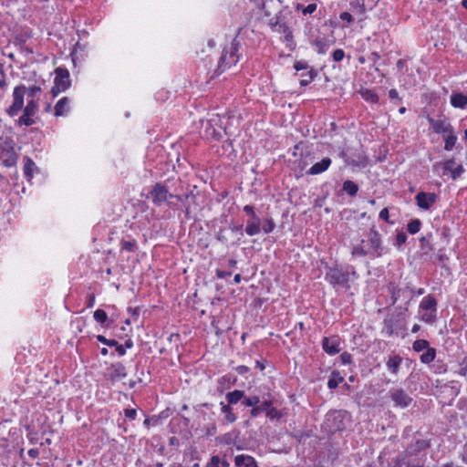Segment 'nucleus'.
Masks as SVG:
<instances>
[{
    "mask_svg": "<svg viewBox=\"0 0 467 467\" xmlns=\"http://www.w3.org/2000/svg\"><path fill=\"white\" fill-rule=\"evenodd\" d=\"M401 363L402 358L400 357L399 355L389 356L386 362V367L390 373L397 375L400 370Z\"/></svg>",
    "mask_w": 467,
    "mask_h": 467,
    "instance_id": "29",
    "label": "nucleus"
},
{
    "mask_svg": "<svg viewBox=\"0 0 467 467\" xmlns=\"http://www.w3.org/2000/svg\"><path fill=\"white\" fill-rule=\"evenodd\" d=\"M407 234L403 231H398L393 242V245L398 249H400V247L407 242Z\"/></svg>",
    "mask_w": 467,
    "mask_h": 467,
    "instance_id": "46",
    "label": "nucleus"
},
{
    "mask_svg": "<svg viewBox=\"0 0 467 467\" xmlns=\"http://www.w3.org/2000/svg\"><path fill=\"white\" fill-rule=\"evenodd\" d=\"M221 458L219 455H213L209 462L206 463L205 467H221Z\"/></svg>",
    "mask_w": 467,
    "mask_h": 467,
    "instance_id": "57",
    "label": "nucleus"
},
{
    "mask_svg": "<svg viewBox=\"0 0 467 467\" xmlns=\"http://www.w3.org/2000/svg\"><path fill=\"white\" fill-rule=\"evenodd\" d=\"M360 95L364 100L369 103H379V98L372 89L365 88L361 89Z\"/></svg>",
    "mask_w": 467,
    "mask_h": 467,
    "instance_id": "36",
    "label": "nucleus"
},
{
    "mask_svg": "<svg viewBox=\"0 0 467 467\" xmlns=\"http://www.w3.org/2000/svg\"><path fill=\"white\" fill-rule=\"evenodd\" d=\"M325 280L334 288H350V283L358 279L359 275L352 265H339L335 262L333 265L326 264Z\"/></svg>",
    "mask_w": 467,
    "mask_h": 467,
    "instance_id": "2",
    "label": "nucleus"
},
{
    "mask_svg": "<svg viewBox=\"0 0 467 467\" xmlns=\"http://www.w3.org/2000/svg\"><path fill=\"white\" fill-rule=\"evenodd\" d=\"M124 415L126 418H128L130 420H134L137 417V410L136 409H125L124 410Z\"/></svg>",
    "mask_w": 467,
    "mask_h": 467,
    "instance_id": "63",
    "label": "nucleus"
},
{
    "mask_svg": "<svg viewBox=\"0 0 467 467\" xmlns=\"http://www.w3.org/2000/svg\"><path fill=\"white\" fill-rule=\"evenodd\" d=\"M269 26L272 31L277 32L279 34H285L290 29L289 26L285 20V16L282 15H276L275 17L270 19L269 21Z\"/></svg>",
    "mask_w": 467,
    "mask_h": 467,
    "instance_id": "23",
    "label": "nucleus"
},
{
    "mask_svg": "<svg viewBox=\"0 0 467 467\" xmlns=\"http://www.w3.org/2000/svg\"><path fill=\"white\" fill-rule=\"evenodd\" d=\"M243 398L244 390L234 389L226 393L225 400L227 403H224L223 401L220 402L221 411L224 414V420L227 423H234L236 421L237 416L234 413V406L238 405L239 402L242 403Z\"/></svg>",
    "mask_w": 467,
    "mask_h": 467,
    "instance_id": "7",
    "label": "nucleus"
},
{
    "mask_svg": "<svg viewBox=\"0 0 467 467\" xmlns=\"http://www.w3.org/2000/svg\"><path fill=\"white\" fill-rule=\"evenodd\" d=\"M436 358V349L434 348L429 347L426 351L420 355V362L424 364H430Z\"/></svg>",
    "mask_w": 467,
    "mask_h": 467,
    "instance_id": "38",
    "label": "nucleus"
},
{
    "mask_svg": "<svg viewBox=\"0 0 467 467\" xmlns=\"http://www.w3.org/2000/svg\"><path fill=\"white\" fill-rule=\"evenodd\" d=\"M409 311L408 306H398L395 308V314L388 315L383 320L382 333L388 337L393 336L394 333L404 332L406 327V313Z\"/></svg>",
    "mask_w": 467,
    "mask_h": 467,
    "instance_id": "3",
    "label": "nucleus"
},
{
    "mask_svg": "<svg viewBox=\"0 0 467 467\" xmlns=\"http://www.w3.org/2000/svg\"><path fill=\"white\" fill-rule=\"evenodd\" d=\"M388 292L390 295L391 305H395L399 299L402 298L406 300L405 306L409 307L410 301L413 299L412 295H409V292H413V285L411 283H407L404 287H399L393 283L388 285Z\"/></svg>",
    "mask_w": 467,
    "mask_h": 467,
    "instance_id": "11",
    "label": "nucleus"
},
{
    "mask_svg": "<svg viewBox=\"0 0 467 467\" xmlns=\"http://www.w3.org/2000/svg\"><path fill=\"white\" fill-rule=\"evenodd\" d=\"M327 459L330 462H334L335 461H337L338 459L340 451L337 447H335L332 443H328L327 445Z\"/></svg>",
    "mask_w": 467,
    "mask_h": 467,
    "instance_id": "43",
    "label": "nucleus"
},
{
    "mask_svg": "<svg viewBox=\"0 0 467 467\" xmlns=\"http://www.w3.org/2000/svg\"><path fill=\"white\" fill-rule=\"evenodd\" d=\"M55 74L54 83L61 87L62 89L67 90L69 88L71 85L69 71L65 67H57Z\"/></svg>",
    "mask_w": 467,
    "mask_h": 467,
    "instance_id": "21",
    "label": "nucleus"
},
{
    "mask_svg": "<svg viewBox=\"0 0 467 467\" xmlns=\"http://www.w3.org/2000/svg\"><path fill=\"white\" fill-rule=\"evenodd\" d=\"M311 44L318 54H326L332 43L326 38H316Z\"/></svg>",
    "mask_w": 467,
    "mask_h": 467,
    "instance_id": "32",
    "label": "nucleus"
},
{
    "mask_svg": "<svg viewBox=\"0 0 467 467\" xmlns=\"http://www.w3.org/2000/svg\"><path fill=\"white\" fill-rule=\"evenodd\" d=\"M38 109L37 101L35 99H28L26 106L23 110V114L17 119V124L19 126H32L36 123L35 119L32 118Z\"/></svg>",
    "mask_w": 467,
    "mask_h": 467,
    "instance_id": "16",
    "label": "nucleus"
},
{
    "mask_svg": "<svg viewBox=\"0 0 467 467\" xmlns=\"http://www.w3.org/2000/svg\"><path fill=\"white\" fill-rule=\"evenodd\" d=\"M284 41L286 44V47H288V49L290 51H293L296 48V43L294 41V36H293L292 30H289L288 32H286L285 34Z\"/></svg>",
    "mask_w": 467,
    "mask_h": 467,
    "instance_id": "49",
    "label": "nucleus"
},
{
    "mask_svg": "<svg viewBox=\"0 0 467 467\" xmlns=\"http://www.w3.org/2000/svg\"><path fill=\"white\" fill-rule=\"evenodd\" d=\"M219 119H210L207 121L206 126L203 130V135L207 140H221L223 135L226 134V130L221 125H218Z\"/></svg>",
    "mask_w": 467,
    "mask_h": 467,
    "instance_id": "14",
    "label": "nucleus"
},
{
    "mask_svg": "<svg viewBox=\"0 0 467 467\" xmlns=\"http://www.w3.org/2000/svg\"><path fill=\"white\" fill-rule=\"evenodd\" d=\"M294 68H295L296 71L306 70V69H308V68H309V66H308L307 62L303 61V60H299V61H296V62L294 64Z\"/></svg>",
    "mask_w": 467,
    "mask_h": 467,
    "instance_id": "64",
    "label": "nucleus"
},
{
    "mask_svg": "<svg viewBox=\"0 0 467 467\" xmlns=\"http://www.w3.org/2000/svg\"><path fill=\"white\" fill-rule=\"evenodd\" d=\"M367 239H361L359 243L353 244L351 256L361 258L368 256L375 259L383 256L389 252L388 247L383 244L381 234L373 224L366 234Z\"/></svg>",
    "mask_w": 467,
    "mask_h": 467,
    "instance_id": "1",
    "label": "nucleus"
},
{
    "mask_svg": "<svg viewBox=\"0 0 467 467\" xmlns=\"http://www.w3.org/2000/svg\"><path fill=\"white\" fill-rule=\"evenodd\" d=\"M93 317L96 322L101 325H105L106 327H110V322H109L108 315L103 309H97L94 312Z\"/></svg>",
    "mask_w": 467,
    "mask_h": 467,
    "instance_id": "37",
    "label": "nucleus"
},
{
    "mask_svg": "<svg viewBox=\"0 0 467 467\" xmlns=\"http://www.w3.org/2000/svg\"><path fill=\"white\" fill-rule=\"evenodd\" d=\"M455 165V159L451 158L449 160H446L444 161H440L434 164L433 168L441 167L442 169V174L445 175L451 171L452 168H454Z\"/></svg>",
    "mask_w": 467,
    "mask_h": 467,
    "instance_id": "39",
    "label": "nucleus"
},
{
    "mask_svg": "<svg viewBox=\"0 0 467 467\" xmlns=\"http://www.w3.org/2000/svg\"><path fill=\"white\" fill-rule=\"evenodd\" d=\"M410 458V455L407 454V451H404L400 454H399L396 458L392 461V467H402L403 465H406L407 462L406 460Z\"/></svg>",
    "mask_w": 467,
    "mask_h": 467,
    "instance_id": "45",
    "label": "nucleus"
},
{
    "mask_svg": "<svg viewBox=\"0 0 467 467\" xmlns=\"http://www.w3.org/2000/svg\"><path fill=\"white\" fill-rule=\"evenodd\" d=\"M339 358L343 365H349L352 363V355L347 351L341 353Z\"/></svg>",
    "mask_w": 467,
    "mask_h": 467,
    "instance_id": "59",
    "label": "nucleus"
},
{
    "mask_svg": "<svg viewBox=\"0 0 467 467\" xmlns=\"http://www.w3.org/2000/svg\"><path fill=\"white\" fill-rule=\"evenodd\" d=\"M69 102L70 100L67 97L61 98L55 105L54 115L56 117H62L67 115L70 110Z\"/></svg>",
    "mask_w": 467,
    "mask_h": 467,
    "instance_id": "25",
    "label": "nucleus"
},
{
    "mask_svg": "<svg viewBox=\"0 0 467 467\" xmlns=\"http://www.w3.org/2000/svg\"><path fill=\"white\" fill-rule=\"evenodd\" d=\"M26 92V87L23 84L16 86L13 91V102L11 106L6 109V113L10 117H15L22 110L24 107V97Z\"/></svg>",
    "mask_w": 467,
    "mask_h": 467,
    "instance_id": "13",
    "label": "nucleus"
},
{
    "mask_svg": "<svg viewBox=\"0 0 467 467\" xmlns=\"http://www.w3.org/2000/svg\"><path fill=\"white\" fill-rule=\"evenodd\" d=\"M25 164H24V175L26 179L30 182L33 179L34 171H38V168L34 162V161L30 157H24Z\"/></svg>",
    "mask_w": 467,
    "mask_h": 467,
    "instance_id": "27",
    "label": "nucleus"
},
{
    "mask_svg": "<svg viewBox=\"0 0 467 467\" xmlns=\"http://www.w3.org/2000/svg\"><path fill=\"white\" fill-rule=\"evenodd\" d=\"M332 163L329 157L323 158L320 161L314 163L306 171L307 175H318L328 170Z\"/></svg>",
    "mask_w": 467,
    "mask_h": 467,
    "instance_id": "24",
    "label": "nucleus"
},
{
    "mask_svg": "<svg viewBox=\"0 0 467 467\" xmlns=\"http://www.w3.org/2000/svg\"><path fill=\"white\" fill-rule=\"evenodd\" d=\"M244 406V411L245 413L243 417L249 416L252 419L259 417L261 414L265 413L266 409L270 406V400L265 399L261 400L257 395H246L244 391V398L242 399V404Z\"/></svg>",
    "mask_w": 467,
    "mask_h": 467,
    "instance_id": "6",
    "label": "nucleus"
},
{
    "mask_svg": "<svg viewBox=\"0 0 467 467\" xmlns=\"http://www.w3.org/2000/svg\"><path fill=\"white\" fill-rule=\"evenodd\" d=\"M457 142V137L453 133H448V135L444 138V150L446 151L451 150Z\"/></svg>",
    "mask_w": 467,
    "mask_h": 467,
    "instance_id": "44",
    "label": "nucleus"
},
{
    "mask_svg": "<svg viewBox=\"0 0 467 467\" xmlns=\"http://www.w3.org/2000/svg\"><path fill=\"white\" fill-rule=\"evenodd\" d=\"M296 8L299 10H302L303 15H311L317 10V4L311 3L308 4L306 6H304L301 4H297Z\"/></svg>",
    "mask_w": 467,
    "mask_h": 467,
    "instance_id": "52",
    "label": "nucleus"
},
{
    "mask_svg": "<svg viewBox=\"0 0 467 467\" xmlns=\"http://www.w3.org/2000/svg\"><path fill=\"white\" fill-rule=\"evenodd\" d=\"M104 377L108 381L115 383L116 381L127 377L126 367L121 362H114L107 369Z\"/></svg>",
    "mask_w": 467,
    "mask_h": 467,
    "instance_id": "17",
    "label": "nucleus"
},
{
    "mask_svg": "<svg viewBox=\"0 0 467 467\" xmlns=\"http://www.w3.org/2000/svg\"><path fill=\"white\" fill-rule=\"evenodd\" d=\"M438 302L433 295H428L422 298L419 308L422 312L420 320L426 324L432 325L437 320Z\"/></svg>",
    "mask_w": 467,
    "mask_h": 467,
    "instance_id": "9",
    "label": "nucleus"
},
{
    "mask_svg": "<svg viewBox=\"0 0 467 467\" xmlns=\"http://www.w3.org/2000/svg\"><path fill=\"white\" fill-rule=\"evenodd\" d=\"M322 348L323 350L329 356H334L338 354L341 350L340 348V337L338 335H334L331 337H324L322 338Z\"/></svg>",
    "mask_w": 467,
    "mask_h": 467,
    "instance_id": "19",
    "label": "nucleus"
},
{
    "mask_svg": "<svg viewBox=\"0 0 467 467\" xmlns=\"http://www.w3.org/2000/svg\"><path fill=\"white\" fill-rule=\"evenodd\" d=\"M389 397L393 401L394 407L400 409H406L413 402V399L403 389L389 390Z\"/></svg>",
    "mask_w": 467,
    "mask_h": 467,
    "instance_id": "15",
    "label": "nucleus"
},
{
    "mask_svg": "<svg viewBox=\"0 0 467 467\" xmlns=\"http://www.w3.org/2000/svg\"><path fill=\"white\" fill-rule=\"evenodd\" d=\"M275 228V223L272 218H265V224L261 228V231H263L265 234H270L272 233Z\"/></svg>",
    "mask_w": 467,
    "mask_h": 467,
    "instance_id": "51",
    "label": "nucleus"
},
{
    "mask_svg": "<svg viewBox=\"0 0 467 467\" xmlns=\"http://www.w3.org/2000/svg\"><path fill=\"white\" fill-rule=\"evenodd\" d=\"M217 431V427L215 423H211L205 426V434L206 436H213Z\"/></svg>",
    "mask_w": 467,
    "mask_h": 467,
    "instance_id": "62",
    "label": "nucleus"
},
{
    "mask_svg": "<svg viewBox=\"0 0 467 467\" xmlns=\"http://www.w3.org/2000/svg\"><path fill=\"white\" fill-rule=\"evenodd\" d=\"M349 163L353 166L366 167L368 164V158L366 155L360 154L358 160H352Z\"/></svg>",
    "mask_w": 467,
    "mask_h": 467,
    "instance_id": "54",
    "label": "nucleus"
},
{
    "mask_svg": "<svg viewBox=\"0 0 467 467\" xmlns=\"http://www.w3.org/2000/svg\"><path fill=\"white\" fill-rule=\"evenodd\" d=\"M159 417L153 416L151 418H146L143 421V425L149 429L150 425H157L159 423Z\"/></svg>",
    "mask_w": 467,
    "mask_h": 467,
    "instance_id": "61",
    "label": "nucleus"
},
{
    "mask_svg": "<svg viewBox=\"0 0 467 467\" xmlns=\"http://www.w3.org/2000/svg\"><path fill=\"white\" fill-rule=\"evenodd\" d=\"M358 189V185L350 180H346L342 184V190L351 197L357 195Z\"/></svg>",
    "mask_w": 467,
    "mask_h": 467,
    "instance_id": "35",
    "label": "nucleus"
},
{
    "mask_svg": "<svg viewBox=\"0 0 467 467\" xmlns=\"http://www.w3.org/2000/svg\"><path fill=\"white\" fill-rule=\"evenodd\" d=\"M147 198L151 199V202L156 206H161L166 203L168 206H173L171 199H173V193L170 192V190L166 184L161 182L155 183L150 190Z\"/></svg>",
    "mask_w": 467,
    "mask_h": 467,
    "instance_id": "8",
    "label": "nucleus"
},
{
    "mask_svg": "<svg viewBox=\"0 0 467 467\" xmlns=\"http://www.w3.org/2000/svg\"><path fill=\"white\" fill-rule=\"evenodd\" d=\"M345 57V52L341 48L334 50L332 53V58L335 62H340Z\"/></svg>",
    "mask_w": 467,
    "mask_h": 467,
    "instance_id": "60",
    "label": "nucleus"
},
{
    "mask_svg": "<svg viewBox=\"0 0 467 467\" xmlns=\"http://www.w3.org/2000/svg\"><path fill=\"white\" fill-rule=\"evenodd\" d=\"M379 217L389 224H394V222L389 220V212L386 207L379 212Z\"/></svg>",
    "mask_w": 467,
    "mask_h": 467,
    "instance_id": "58",
    "label": "nucleus"
},
{
    "mask_svg": "<svg viewBox=\"0 0 467 467\" xmlns=\"http://www.w3.org/2000/svg\"><path fill=\"white\" fill-rule=\"evenodd\" d=\"M431 238H432V233H429L426 235L421 236L420 238V248L428 249V250L431 251L433 249L432 244L431 243Z\"/></svg>",
    "mask_w": 467,
    "mask_h": 467,
    "instance_id": "48",
    "label": "nucleus"
},
{
    "mask_svg": "<svg viewBox=\"0 0 467 467\" xmlns=\"http://www.w3.org/2000/svg\"><path fill=\"white\" fill-rule=\"evenodd\" d=\"M421 225H422V223L420 219H418V218L412 219L407 224V231L410 234H416L417 233H419L420 231Z\"/></svg>",
    "mask_w": 467,
    "mask_h": 467,
    "instance_id": "41",
    "label": "nucleus"
},
{
    "mask_svg": "<svg viewBox=\"0 0 467 467\" xmlns=\"http://www.w3.org/2000/svg\"><path fill=\"white\" fill-rule=\"evenodd\" d=\"M465 170L462 164L456 165L454 168L449 171L451 173V177L453 181L459 179Z\"/></svg>",
    "mask_w": 467,
    "mask_h": 467,
    "instance_id": "50",
    "label": "nucleus"
},
{
    "mask_svg": "<svg viewBox=\"0 0 467 467\" xmlns=\"http://www.w3.org/2000/svg\"><path fill=\"white\" fill-rule=\"evenodd\" d=\"M42 88L40 86L33 85L28 88H26V94L28 98H31V99H34V98L41 93Z\"/></svg>",
    "mask_w": 467,
    "mask_h": 467,
    "instance_id": "55",
    "label": "nucleus"
},
{
    "mask_svg": "<svg viewBox=\"0 0 467 467\" xmlns=\"http://www.w3.org/2000/svg\"><path fill=\"white\" fill-rule=\"evenodd\" d=\"M265 415L271 420H279L282 418L281 411L273 406V400H270V406L265 410Z\"/></svg>",
    "mask_w": 467,
    "mask_h": 467,
    "instance_id": "42",
    "label": "nucleus"
},
{
    "mask_svg": "<svg viewBox=\"0 0 467 467\" xmlns=\"http://www.w3.org/2000/svg\"><path fill=\"white\" fill-rule=\"evenodd\" d=\"M438 200V195L435 192H419L415 195V202L420 210H430Z\"/></svg>",
    "mask_w": 467,
    "mask_h": 467,
    "instance_id": "18",
    "label": "nucleus"
},
{
    "mask_svg": "<svg viewBox=\"0 0 467 467\" xmlns=\"http://www.w3.org/2000/svg\"><path fill=\"white\" fill-rule=\"evenodd\" d=\"M7 87L6 76L5 73L4 64L0 61V88L5 90Z\"/></svg>",
    "mask_w": 467,
    "mask_h": 467,
    "instance_id": "56",
    "label": "nucleus"
},
{
    "mask_svg": "<svg viewBox=\"0 0 467 467\" xmlns=\"http://www.w3.org/2000/svg\"><path fill=\"white\" fill-rule=\"evenodd\" d=\"M138 248V244L135 239L125 240L122 239L120 241V250L127 252H135Z\"/></svg>",
    "mask_w": 467,
    "mask_h": 467,
    "instance_id": "40",
    "label": "nucleus"
},
{
    "mask_svg": "<svg viewBox=\"0 0 467 467\" xmlns=\"http://www.w3.org/2000/svg\"><path fill=\"white\" fill-rule=\"evenodd\" d=\"M431 447V441L430 440H421L418 439L410 443L407 448L406 451L407 454L410 455V457L416 456L421 451H425L426 449Z\"/></svg>",
    "mask_w": 467,
    "mask_h": 467,
    "instance_id": "22",
    "label": "nucleus"
},
{
    "mask_svg": "<svg viewBox=\"0 0 467 467\" xmlns=\"http://www.w3.org/2000/svg\"><path fill=\"white\" fill-rule=\"evenodd\" d=\"M430 347V343L426 339H417L412 344V349L415 352H420L424 349H427Z\"/></svg>",
    "mask_w": 467,
    "mask_h": 467,
    "instance_id": "47",
    "label": "nucleus"
},
{
    "mask_svg": "<svg viewBox=\"0 0 467 467\" xmlns=\"http://www.w3.org/2000/svg\"><path fill=\"white\" fill-rule=\"evenodd\" d=\"M349 5H350L349 9L351 12H353L355 15L361 16L359 21L364 20L363 16L367 12L365 1L364 0H354V1L350 2Z\"/></svg>",
    "mask_w": 467,
    "mask_h": 467,
    "instance_id": "30",
    "label": "nucleus"
},
{
    "mask_svg": "<svg viewBox=\"0 0 467 467\" xmlns=\"http://www.w3.org/2000/svg\"><path fill=\"white\" fill-rule=\"evenodd\" d=\"M348 412L342 410H329L326 416L321 430L327 436L343 431L346 429Z\"/></svg>",
    "mask_w": 467,
    "mask_h": 467,
    "instance_id": "4",
    "label": "nucleus"
},
{
    "mask_svg": "<svg viewBox=\"0 0 467 467\" xmlns=\"http://www.w3.org/2000/svg\"><path fill=\"white\" fill-rule=\"evenodd\" d=\"M317 76V71L312 67H309L306 72L301 74L300 86L306 87L310 84L315 78Z\"/></svg>",
    "mask_w": 467,
    "mask_h": 467,
    "instance_id": "34",
    "label": "nucleus"
},
{
    "mask_svg": "<svg viewBox=\"0 0 467 467\" xmlns=\"http://www.w3.org/2000/svg\"><path fill=\"white\" fill-rule=\"evenodd\" d=\"M427 120L429 124L431 126L433 131L437 134L453 133V127L450 122L446 121L445 119L436 120L431 116H428Z\"/></svg>",
    "mask_w": 467,
    "mask_h": 467,
    "instance_id": "20",
    "label": "nucleus"
},
{
    "mask_svg": "<svg viewBox=\"0 0 467 467\" xmlns=\"http://www.w3.org/2000/svg\"><path fill=\"white\" fill-rule=\"evenodd\" d=\"M242 31V27H239L235 37L232 40L229 49L224 48L222 56L218 61L217 68L214 70V75H220L227 68L231 67L238 62V50L240 47V42L237 40L238 36Z\"/></svg>",
    "mask_w": 467,
    "mask_h": 467,
    "instance_id": "5",
    "label": "nucleus"
},
{
    "mask_svg": "<svg viewBox=\"0 0 467 467\" xmlns=\"http://www.w3.org/2000/svg\"><path fill=\"white\" fill-rule=\"evenodd\" d=\"M18 155L15 150L14 140L6 137L0 143V160L5 167L11 168L16 165Z\"/></svg>",
    "mask_w": 467,
    "mask_h": 467,
    "instance_id": "10",
    "label": "nucleus"
},
{
    "mask_svg": "<svg viewBox=\"0 0 467 467\" xmlns=\"http://www.w3.org/2000/svg\"><path fill=\"white\" fill-rule=\"evenodd\" d=\"M236 467H258L255 459L251 455L240 454L234 457Z\"/></svg>",
    "mask_w": 467,
    "mask_h": 467,
    "instance_id": "26",
    "label": "nucleus"
},
{
    "mask_svg": "<svg viewBox=\"0 0 467 467\" xmlns=\"http://www.w3.org/2000/svg\"><path fill=\"white\" fill-rule=\"evenodd\" d=\"M243 211L249 215V219L246 222L245 233L249 236H254L261 232V219L255 213L254 205L246 204L244 206Z\"/></svg>",
    "mask_w": 467,
    "mask_h": 467,
    "instance_id": "12",
    "label": "nucleus"
},
{
    "mask_svg": "<svg viewBox=\"0 0 467 467\" xmlns=\"http://www.w3.org/2000/svg\"><path fill=\"white\" fill-rule=\"evenodd\" d=\"M343 381L344 378L340 375V372L338 370H333L327 381V388L329 389H335Z\"/></svg>",
    "mask_w": 467,
    "mask_h": 467,
    "instance_id": "33",
    "label": "nucleus"
},
{
    "mask_svg": "<svg viewBox=\"0 0 467 467\" xmlns=\"http://www.w3.org/2000/svg\"><path fill=\"white\" fill-rule=\"evenodd\" d=\"M451 104L453 108L464 109L467 106V95L463 93H452L451 96Z\"/></svg>",
    "mask_w": 467,
    "mask_h": 467,
    "instance_id": "31",
    "label": "nucleus"
},
{
    "mask_svg": "<svg viewBox=\"0 0 467 467\" xmlns=\"http://www.w3.org/2000/svg\"><path fill=\"white\" fill-rule=\"evenodd\" d=\"M216 441L222 444L231 445L234 443V436L231 432L224 433L216 438Z\"/></svg>",
    "mask_w": 467,
    "mask_h": 467,
    "instance_id": "53",
    "label": "nucleus"
},
{
    "mask_svg": "<svg viewBox=\"0 0 467 467\" xmlns=\"http://www.w3.org/2000/svg\"><path fill=\"white\" fill-rule=\"evenodd\" d=\"M237 378L231 374H226L218 379V389L223 392V389H230L235 385Z\"/></svg>",
    "mask_w": 467,
    "mask_h": 467,
    "instance_id": "28",
    "label": "nucleus"
}]
</instances>
